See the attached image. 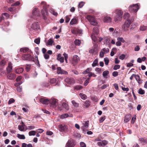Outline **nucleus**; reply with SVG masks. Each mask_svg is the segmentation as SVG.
<instances>
[{"mask_svg":"<svg viewBox=\"0 0 147 147\" xmlns=\"http://www.w3.org/2000/svg\"><path fill=\"white\" fill-rule=\"evenodd\" d=\"M80 145L81 147H86V145L85 143L83 142H81L80 143Z\"/></svg>","mask_w":147,"mask_h":147,"instance_id":"obj_64","label":"nucleus"},{"mask_svg":"<svg viewBox=\"0 0 147 147\" xmlns=\"http://www.w3.org/2000/svg\"><path fill=\"white\" fill-rule=\"evenodd\" d=\"M22 125H19L18 126V129L21 131H25L26 130H24V126H25V125L24 124V123H22Z\"/></svg>","mask_w":147,"mask_h":147,"instance_id":"obj_24","label":"nucleus"},{"mask_svg":"<svg viewBox=\"0 0 147 147\" xmlns=\"http://www.w3.org/2000/svg\"><path fill=\"white\" fill-rule=\"evenodd\" d=\"M125 57V55L124 54H122L119 56V59L121 60H123Z\"/></svg>","mask_w":147,"mask_h":147,"instance_id":"obj_61","label":"nucleus"},{"mask_svg":"<svg viewBox=\"0 0 147 147\" xmlns=\"http://www.w3.org/2000/svg\"><path fill=\"white\" fill-rule=\"evenodd\" d=\"M91 38L92 40L94 42H95L97 40V38L96 37H95L94 34H92L91 35Z\"/></svg>","mask_w":147,"mask_h":147,"instance_id":"obj_52","label":"nucleus"},{"mask_svg":"<svg viewBox=\"0 0 147 147\" xmlns=\"http://www.w3.org/2000/svg\"><path fill=\"white\" fill-rule=\"evenodd\" d=\"M74 43L76 45L79 46L81 43L80 40L79 39H76L74 41Z\"/></svg>","mask_w":147,"mask_h":147,"instance_id":"obj_38","label":"nucleus"},{"mask_svg":"<svg viewBox=\"0 0 147 147\" xmlns=\"http://www.w3.org/2000/svg\"><path fill=\"white\" fill-rule=\"evenodd\" d=\"M116 49L115 48H114L112 49V51H111V52L110 55L111 56H113L114 55V51H116Z\"/></svg>","mask_w":147,"mask_h":147,"instance_id":"obj_45","label":"nucleus"},{"mask_svg":"<svg viewBox=\"0 0 147 147\" xmlns=\"http://www.w3.org/2000/svg\"><path fill=\"white\" fill-rule=\"evenodd\" d=\"M76 33L77 34L81 35L83 33L82 30L81 29H76Z\"/></svg>","mask_w":147,"mask_h":147,"instance_id":"obj_41","label":"nucleus"},{"mask_svg":"<svg viewBox=\"0 0 147 147\" xmlns=\"http://www.w3.org/2000/svg\"><path fill=\"white\" fill-rule=\"evenodd\" d=\"M90 80V78H88L86 80V81H85L84 85V86H86L88 84L89 82V81Z\"/></svg>","mask_w":147,"mask_h":147,"instance_id":"obj_42","label":"nucleus"},{"mask_svg":"<svg viewBox=\"0 0 147 147\" xmlns=\"http://www.w3.org/2000/svg\"><path fill=\"white\" fill-rule=\"evenodd\" d=\"M16 77V75L14 74L11 73L7 76V78L9 80H13L15 79Z\"/></svg>","mask_w":147,"mask_h":147,"instance_id":"obj_19","label":"nucleus"},{"mask_svg":"<svg viewBox=\"0 0 147 147\" xmlns=\"http://www.w3.org/2000/svg\"><path fill=\"white\" fill-rule=\"evenodd\" d=\"M95 70L96 72L100 73H101L102 71L101 68L98 67L96 68Z\"/></svg>","mask_w":147,"mask_h":147,"instance_id":"obj_49","label":"nucleus"},{"mask_svg":"<svg viewBox=\"0 0 147 147\" xmlns=\"http://www.w3.org/2000/svg\"><path fill=\"white\" fill-rule=\"evenodd\" d=\"M35 128V127L34 126H29L28 127L26 128V129H28L29 130H31V129H34Z\"/></svg>","mask_w":147,"mask_h":147,"instance_id":"obj_57","label":"nucleus"},{"mask_svg":"<svg viewBox=\"0 0 147 147\" xmlns=\"http://www.w3.org/2000/svg\"><path fill=\"white\" fill-rule=\"evenodd\" d=\"M82 88V86L80 85L77 86L75 87V89L77 90H80Z\"/></svg>","mask_w":147,"mask_h":147,"instance_id":"obj_48","label":"nucleus"},{"mask_svg":"<svg viewBox=\"0 0 147 147\" xmlns=\"http://www.w3.org/2000/svg\"><path fill=\"white\" fill-rule=\"evenodd\" d=\"M129 14L128 13H125L123 16V18L124 19H126L128 20L130 19V20L131 19V18H129Z\"/></svg>","mask_w":147,"mask_h":147,"instance_id":"obj_31","label":"nucleus"},{"mask_svg":"<svg viewBox=\"0 0 147 147\" xmlns=\"http://www.w3.org/2000/svg\"><path fill=\"white\" fill-rule=\"evenodd\" d=\"M57 101V99L53 98H51L49 100V103H50V107L53 108L56 107L58 104Z\"/></svg>","mask_w":147,"mask_h":147,"instance_id":"obj_5","label":"nucleus"},{"mask_svg":"<svg viewBox=\"0 0 147 147\" xmlns=\"http://www.w3.org/2000/svg\"><path fill=\"white\" fill-rule=\"evenodd\" d=\"M31 28L34 30H37L40 28L38 22H34L32 24Z\"/></svg>","mask_w":147,"mask_h":147,"instance_id":"obj_14","label":"nucleus"},{"mask_svg":"<svg viewBox=\"0 0 147 147\" xmlns=\"http://www.w3.org/2000/svg\"><path fill=\"white\" fill-rule=\"evenodd\" d=\"M112 75L113 76L115 77L118 75V73L117 71H114L112 73Z\"/></svg>","mask_w":147,"mask_h":147,"instance_id":"obj_62","label":"nucleus"},{"mask_svg":"<svg viewBox=\"0 0 147 147\" xmlns=\"http://www.w3.org/2000/svg\"><path fill=\"white\" fill-rule=\"evenodd\" d=\"M78 17H74V18L71 20L70 22V24L71 25L76 24L78 23Z\"/></svg>","mask_w":147,"mask_h":147,"instance_id":"obj_12","label":"nucleus"},{"mask_svg":"<svg viewBox=\"0 0 147 147\" xmlns=\"http://www.w3.org/2000/svg\"><path fill=\"white\" fill-rule=\"evenodd\" d=\"M69 116V115L67 114H64L60 116L61 119H63Z\"/></svg>","mask_w":147,"mask_h":147,"instance_id":"obj_40","label":"nucleus"},{"mask_svg":"<svg viewBox=\"0 0 147 147\" xmlns=\"http://www.w3.org/2000/svg\"><path fill=\"white\" fill-rule=\"evenodd\" d=\"M136 25L134 24H132L131 25V27L130 28V30H132L133 29L136 28Z\"/></svg>","mask_w":147,"mask_h":147,"instance_id":"obj_60","label":"nucleus"},{"mask_svg":"<svg viewBox=\"0 0 147 147\" xmlns=\"http://www.w3.org/2000/svg\"><path fill=\"white\" fill-rule=\"evenodd\" d=\"M29 50V49L26 47L22 48L20 49V51L23 53L26 52Z\"/></svg>","mask_w":147,"mask_h":147,"instance_id":"obj_34","label":"nucleus"},{"mask_svg":"<svg viewBox=\"0 0 147 147\" xmlns=\"http://www.w3.org/2000/svg\"><path fill=\"white\" fill-rule=\"evenodd\" d=\"M12 64L11 62L8 63V66L7 68V73H10L12 69Z\"/></svg>","mask_w":147,"mask_h":147,"instance_id":"obj_18","label":"nucleus"},{"mask_svg":"<svg viewBox=\"0 0 147 147\" xmlns=\"http://www.w3.org/2000/svg\"><path fill=\"white\" fill-rule=\"evenodd\" d=\"M67 126L64 124H61L59 126V129L60 131L65 132L67 131Z\"/></svg>","mask_w":147,"mask_h":147,"instance_id":"obj_8","label":"nucleus"},{"mask_svg":"<svg viewBox=\"0 0 147 147\" xmlns=\"http://www.w3.org/2000/svg\"><path fill=\"white\" fill-rule=\"evenodd\" d=\"M24 69L22 68H19L16 69V73L20 74L23 72Z\"/></svg>","mask_w":147,"mask_h":147,"instance_id":"obj_25","label":"nucleus"},{"mask_svg":"<svg viewBox=\"0 0 147 147\" xmlns=\"http://www.w3.org/2000/svg\"><path fill=\"white\" fill-rule=\"evenodd\" d=\"M84 104H83V105L84 107L87 108L90 106L91 102L89 101L86 100L84 102Z\"/></svg>","mask_w":147,"mask_h":147,"instance_id":"obj_22","label":"nucleus"},{"mask_svg":"<svg viewBox=\"0 0 147 147\" xmlns=\"http://www.w3.org/2000/svg\"><path fill=\"white\" fill-rule=\"evenodd\" d=\"M26 70L27 71H28L30 70V66L28 64H26Z\"/></svg>","mask_w":147,"mask_h":147,"instance_id":"obj_55","label":"nucleus"},{"mask_svg":"<svg viewBox=\"0 0 147 147\" xmlns=\"http://www.w3.org/2000/svg\"><path fill=\"white\" fill-rule=\"evenodd\" d=\"M71 103L74 107H79V104L76 102L75 101L73 100L71 101Z\"/></svg>","mask_w":147,"mask_h":147,"instance_id":"obj_32","label":"nucleus"},{"mask_svg":"<svg viewBox=\"0 0 147 147\" xmlns=\"http://www.w3.org/2000/svg\"><path fill=\"white\" fill-rule=\"evenodd\" d=\"M57 72L58 74H67V71L61 69L60 67H57Z\"/></svg>","mask_w":147,"mask_h":147,"instance_id":"obj_11","label":"nucleus"},{"mask_svg":"<svg viewBox=\"0 0 147 147\" xmlns=\"http://www.w3.org/2000/svg\"><path fill=\"white\" fill-rule=\"evenodd\" d=\"M103 51H104L105 53H106L109 52V50L108 48H103L102 50Z\"/></svg>","mask_w":147,"mask_h":147,"instance_id":"obj_63","label":"nucleus"},{"mask_svg":"<svg viewBox=\"0 0 147 147\" xmlns=\"http://www.w3.org/2000/svg\"><path fill=\"white\" fill-rule=\"evenodd\" d=\"M86 18L89 22L91 25L95 26L97 24V22L94 18L90 16H88L86 17Z\"/></svg>","mask_w":147,"mask_h":147,"instance_id":"obj_6","label":"nucleus"},{"mask_svg":"<svg viewBox=\"0 0 147 147\" xmlns=\"http://www.w3.org/2000/svg\"><path fill=\"white\" fill-rule=\"evenodd\" d=\"M85 4V3H84L83 1H81L78 4V8H82L83 5H84V4Z\"/></svg>","mask_w":147,"mask_h":147,"instance_id":"obj_37","label":"nucleus"},{"mask_svg":"<svg viewBox=\"0 0 147 147\" xmlns=\"http://www.w3.org/2000/svg\"><path fill=\"white\" fill-rule=\"evenodd\" d=\"M53 42V40L52 39H50L49 40L47 44L48 45H52Z\"/></svg>","mask_w":147,"mask_h":147,"instance_id":"obj_53","label":"nucleus"},{"mask_svg":"<svg viewBox=\"0 0 147 147\" xmlns=\"http://www.w3.org/2000/svg\"><path fill=\"white\" fill-rule=\"evenodd\" d=\"M117 40L120 42H124L125 41V40L123 39V38L122 37H119L117 38Z\"/></svg>","mask_w":147,"mask_h":147,"instance_id":"obj_59","label":"nucleus"},{"mask_svg":"<svg viewBox=\"0 0 147 147\" xmlns=\"http://www.w3.org/2000/svg\"><path fill=\"white\" fill-rule=\"evenodd\" d=\"M133 20L134 19L132 18H131L130 20V19L126 20L124 24L123 25V29L125 31H127L128 30V28L133 22Z\"/></svg>","mask_w":147,"mask_h":147,"instance_id":"obj_3","label":"nucleus"},{"mask_svg":"<svg viewBox=\"0 0 147 147\" xmlns=\"http://www.w3.org/2000/svg\"><path fill=\"white\" fill-rule=\"evenodd\" d=\"M98 61L97 59H96L94 61L93 63L92 64V66L93 67L96 66L98 64Z\"/></svg>","mask_w":147,"mask_h":147,"instance_id":"obj_39","label":"nucleus"},{"mask_svg":"<svg viewBox=\"0 0 147 147\" xmlns=\"http://www.w3.org/2000/svg\"><path fill=\"white\" fill-rule=\"evenodd\" d=\"M120 66L119 65H116L114 66L113 69L115 70H116L120 68Z\"/></svg>","mask_w":147,"mask_h":147,"instance_id":"obj_56","label":"nucleus"},{"mask_svg":"<svg viewBox=\"0 0 147 147\" xmlns=\"http://www.w3.org/2000/svg\"><path fill=\"white\" fill-rule=\"evenodd\" d=\"M15 101L14 100L13 98H11L9 99L8 102V104H10L12 103H13Z\"/></svg>","mask_w":147,"mask_h":147,"instance_id":"obj_54","label":"nucleus"},{"mask_svg":"<svg viewBox=\"0 0 147 147\" xmlns=\"http://www.w3.org/2000/svg\"><path fill=\"white\" fill-rule=\"evenodd\" d=\"M93 34H96L97 35L98 34L99 32L98 29L96 27H95L93 29Z\"/></svg>","mask_w":147,"mask_h":147,"instance_id":"obj_27","label":"nucleus"},{"mask_svg":"<svg viewBox=\"0 0 147 147\" xmlns=\"http://www.w3.org/2000/svg\"><path fill=\"white\" fill-rule=\"evenodd\" d=\"M17 136L18 138L20 139H24L25 138V137L24 135H21L19 134H17Z\"/></svg>","mask_w":147,"mask_h":147,"instance_id":"obj_33","label":"nucleus"},{"mask_svg":"<svg viewBox=\"0 0 147 147\" xmlns=\"http://www.w3.org/2000/svg\"><path fill=\"white\" fill-rule=\"evenodd\" d=\"M131 118V115H127L125 117L124 122L125 123L128 122L130 120Z\"/></svg>","mask_w":147,"mask_h":147,"instance_id":"obj_23","label":"nucleus"},{"mask_svg":"<svg viewBox=\"0 0 147 147\" xmlns=\"http://www.w3.org/2000/svg\"><path fill=\"white\" fill-rule=\"evenodd\" d=\"M40 101L43 104L47 105L49 102V100L47 99L42 98L40 99Z\"/></svg>","mask_w":147,"mask_h":147,"instance_id":"obj_15","label":"nucleus"},{"mask_svg":"<svg viewBox=\"0 0 147 147\" xmlns=\"http://www.w3.org/2000/svg\"><path fill=\"white\" fill-rule=\"evenodd\" d=\"M115 14L114 16V21L115 22L120 21L122 19L123 13L121 10L117 9L115 10L113 13Z\"/></svg>","mask_w":147,"mask_h":147,"instance_id":"obj_1","label":"nucleus"},{"mask_svg":"<svg viewBox=\"0 0 147 147\" xmlns=\"http://www.w3.org/2000/svg\"><path fill=\"white\" fill-rule=\"evenodd\" d=\"M108 143L105 140L101 141L97 143V144L99 146H104L107 144Z\"/></svg>","mask_w":147,"mask_h":147,"instance_id":"obj_17","label":"nucleus"},{"mask_svg":"<svg viewBox=\"0 0 147 147\" xmlns=\"http://www.w3.org/2000/svg\"><path fill=\"white\" fill-rule=\"evenodd\" d=\"M140 140L144 143H147V138H141L140 139Z\"/></svg>","mask_w":147,"mask_h":147,"instance_id":"obj_50","label":"nucleus"},{"mask_svg":"<svg viewBox=\"0 0 147 147\" xmlns=\"http://www.w3.org/2000/svg\"><path fill=\"white\" fill-rule=\"evenodd\" d=\"M79 95L81 98L84 100H86L87 98V96L85 94H84L82 93H80L79 94Z\"/></svg>","mask_w":147,"mask_h":147,"instance_id":"obj_28","label":"nucleus"},{"mask_svg":"<svg viewBox=\"0 0 147 147\" xmlns=\"http://www.w3.org/2000/svg\"><path fill=\"white\" fill-rule=\"evenodd\" d=\"M7 60L6 59L2 60L0 62V65L2 66H4L7 63Z\"/></svg>","mask_w":147,"mask_h":147,"instance_id":"obj_26","label":"nucleus"},{"mask_svg":"<svg viewBox=\"0 0 147 147\" xmlns=\"http://www.w3.org/2000/svg\"><path fill=\"white\" fill-rule=\"evenodd\" d=\"M73 61L75 63H77L80 61V58L77 55H75L73 57Z\"/></svg>","mask_w":147,"mask_h":147,"instance_id":"obj_21","label":"nucleus"},{"mask_svg":"<svg viewBox=\"0 0 147 147\" xmlns=\"http://www.w3.org/2000/svg\"><path fill=\"white\" fill-rule=\"evenodd\" d=\"M39 11L37 8H34L33 10L32 18H35L36 17L39 16Z\"/></svg>","mask_w":147,"mask_h":147,"instance_id":"obj_9","label":"nucleus"},{"mask_svg":"<svg viewBox=\"0 0 147 147\" xmlns=\"http://www.w3.org/2000/svg\"><path fill=\"white\" fill-rule=\"evenodd\" d=\"M22 58L24 60L33 61V58L29 54H24L22 57Z\"/></svg>","mask_w":147,"mask_h":147,"instance_id":"obj_7","label":"nucleus"},{"mask_svg":"<svg viewBox=\"0 0 147 147\" xmlns=\"http://www.w3.org/2000/svg\"><path fill=\"white\" fill-rule=\"evenodd\" d=\"M41 5L43 6V9L41 11V13L43 18V19L45 20L47 19V17L48 16V12L47 8L49 5H47L45 2L42 1L41 3Z\"/></svg>","mask_w":147,"mask_h":147,"instance_id":"obj_2","label":"nucleus"},{"mask_svg":"<svg viewBox=\"0 0 147 147\" xmlns=\"http://www.w3.org/2000/svg\"><path fill=\"white\" fill-rule=\"evenodd\" d=\"M103 21L105 23H108L111 22L112 18L109 16H105L103 19Z\"/></svg>","mask_w":147,"mask_h":147,"instance_id":"obj_16","label":"nucleus"},{"mask_svg":"<svg viewBox=\"0 0 147 147\" xmlns=\"http://www.w3.org/2000/svg\"><path fill=\"white\" fill-rule=\"evenodd\" d=\"M57 59L61 63H63L64 62V58L63 57L61 56V54H59L58 55Z\"/></svg>","mask_w":147,"mask_h":147,"instance_id":"obj_20","label":"nucleus"},{"mask_svg":"<svg viewBox=\"0 0 147 147\" xmlns=\"http://www.w3.org/2000/svg\"><path fill=\"white\" fill-rule=\"evenodd\" d=\"M83 125L86 127V128H88L89 126V122L88 121H84L83 123Z\"/></svg>","mask_w":147,"mask_h":147,"instance_id":"obj_43","label":"nucleus"},{"mask_svg":"<svg viewBox=\"0 0 147 147\" xmlns=\"http://www.w3.org/2000/svg\"><path fill=\"white\" fill-rule=\"evenodd\" d=\"M41 86L43 87L47 88L49 86V84L47 82H43L41 84Z\"/></svg>","mask_w":147,"mask_h":147,"instance_id":"obj_36","label":"nucleus"},{"mask_svg":"<svg viewBox=\"0 0 147 147\" xmlns=\"http://www.w3.org/2000/svg\"><path fill=\"white\" fill-rule=\"evenodd\" d=\"M62 106L66 110H68L69 109V107L68 104L65 102H63L62 105Z\"/></svg>","mask_w":147,"mask_h":147,"instance_id":"obj_29","label":"nucleus"},{"mask_svg":"<svg viewBox=\"0 0 147 147\" xmlns=\"http://www.w3.org/2000/svg\"><path fill=\"white\" fill-rule=\"evenodd\" d=\"M109 73V72L108 71H104L103 73L102 76L105 78H107V76Z\"/></svg>","mask_w":147,"mask_h":147,"instance_id":"obj_30","label":"nucleus"},{"mask_svg":"<svg viewBox=\"0 0 147 147\" xmlns=\"http://www.w3.org/2000/svg\"><path fill=\"white\" fill-rule=\"evenodd\" d=\"M65 80L67 83L69 84H72L75 82L74 79L72 78H66Z\"/></svg>","mask_w":147,"mask_h":147,"instance_id":"obj_13","label":"nucleus"},{"mask_svg":"<svg viewBox=\"0 0 147 147\" xmlns=\"http://www.w3.org/2000/svg\"><path fill=\"white\" fill-rule=\"evenodd\" d=\"M74 140L72 139H70L67 143L66 146V147H74Z\"/></svg>","mask_w":147,"mask_h":147,"instance_id":"obj_10","label":"nucleus"},{"mask_svg":"<svg viewBox=\"0 0 147 147\" xmlns=\"http://www.w3.org/2000/svg\"><path fill=\"white\" fill-rule=\"evenodd\" d=\"M56 81V79L55 78H53L52 79H51L50 80V83L52 84H53L54 83H55Z\"/></svg>","mask_w":147,"mask_h":147,"instance_id":"obj_44","label":"nucleus"},{"mask_svg":"<svg viewBox=\"0 0 147 147\" xmlns=\"http://www.w3.org/2000/svg\"><path fill=\"white\" fill-rule=\"evenodd\" d=\"M129 9V11L131 12H136L139 9V7L137 3L130 5Z\"/></svg>","mask_w":147,"mask_h":147,"instance_id":"obj_4","label":"nucleus"},{"mask_svg":"<svg viewBox=\"0 0 147 147\" xmlns=\"http://www.w3.org/2000/svg\"><path fill=\"white\" fill-rule=\"evenodd\" d=\"M104 61L105 62V64L106 65H107L109 62V60L107 58H105L104 59Z\"/></svg>","mask_w":147,"mask_h":147,"instance_id":"obj_47","label":"nucleus"},{"mask_svg":"<svg viewBox=\"0 0 147 147\" xmlns=\"http://www.w3.org/2000/svg\"><path fill=\"white\" fill-rule=\"evenodd\" d=\"M147 29V27L146 26H141L140 28V30L142 31H143L146 30Z\"/></svg>","mask_w":147,"mask_h":147,"instance_id":"obj_46","label":"nucleus"},{"mask_svg":"<svg viewBox=\"0 0 147 147\" xmlns=\"http://www.w3.org/2000/svg\"><path fill=\"white\" fill-rule=\"evenodd\" d=\"M138 93L140 94H144L145 91L141 88H140L138 90Z\"/></svg>","mask_w":147,"mask_h":147,"instance_id":"obj_51","label":"nucleus"},{"mask_svg":"<svg viewBox=\"0 0 147 147\" xmlns=\"http://www.w3.org/2000/svg\"><path fill=\"white\" fill-rule=\"evenodd\" d=\"M34 42L37 44H39L40 42V39L38 38L34 40Z\"/></svg>","mask_w":147,"mask_h":147,"instance_id":"obj_58","label":"nucleus"},{"mask_svg":"<svg viewBox=\"0 0 147 147\" xmlns=\"http://www.w3.org/2000/svg\"><path fill=\"white\" fill-rule=\"evenodd\" d=\"M36 131H30L28 133L29 136H34L35 135Z\"/></svg>","mask_w":147,"mask_h":147,"instance_id":"obj_35","label":"nucleus"}]
</instances>
